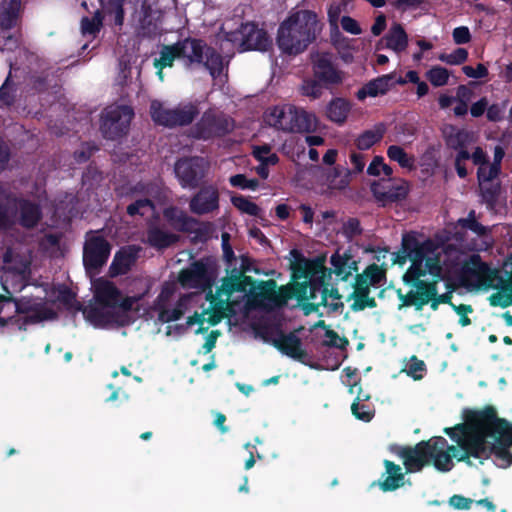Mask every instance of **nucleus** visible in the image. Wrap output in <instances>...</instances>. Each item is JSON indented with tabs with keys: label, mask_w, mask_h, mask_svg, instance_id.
Masks as SVG:
<instances>
[{
	"label": "nucleus",
	"mask_w": 512,
	"mask_h": 512,
	"mask_svg": "<svg viewBox=\"0 0 512 512\" xmlns=\"http://www.w3.org/2000/svg\"><path fill=\"white\" fill-rule=\"evenodd\" d=\"M480 411L481 410H467L464 416L465 423L457 424L454 427H447L444 429V433L447 434L455 442H457V439L478 437L480 429L472 426L468 422V418H470L472 413Z\"/></svg>",
	"instance_id": "38"
},
{
	"label": "nucleus",
	"mask_w": 512,
	"mask_h": 512,
	"mask_svg": "<svg viewBox=\"0 0 512 512\" xmlns=\"http://www.w3.org/2000/svg\"><path fill=\"white\" fill-rule=\"evenodd\" d=\"M357 275L364 277L365 281L371 286H376L385 280L386 271L381 266L373 263L368 265L363 273Z\"/></svg>",
	"instance_id": "51"
},
{
	"label": "nucleus",
	"mask_w": 512,
	"mask_h": 512,
	"mask_svg": "<svg viewBox=\"0 0 512 512\" xmlns=\"http://www.w3.org/2000/svg\"><path fill=\"white\" fill-rule=\"evenodd\" d=\"M371 192L375 199L386 206L406 199L409 194V183L404 179H380L371 184Z\"/></svg>",
	"instance_id": "18"
},
{
	"label": "nucleus",
	"mask_w": 512,
	"mask_h": 512,
	"mask_svg": "<svg viewBox=\"0 0 512 512\" xmlns=\"http://www.w3.org/2000/svg\"><path fill=\"white\" fill-rule=\"evenodd\" d=\"M231 203L234 207H236L239 211L242 213L248 214L250 216L254 217H260L261 215V208L255 204L254 202L250 201L243 195H235L231 197Z\"/></svg>",
	"instance_id": "49"
},
{
	"label": "nucleus",
	"mask_w": 512,
	"mask_h": 512,
	"mask_svg": "<svg viewBox=\"0 0 512 512\" xmlns=\"http://www.w3.org/2000/svg\"><path fill=\"white\" fill-rule=\"evenodd\" d=\"M426 78L434 87H441L448 83L449 71L442 66H433L426 74Z\"/></svg>",
	"instance_id": "53"
},
{
	"label": "nucleus",
	"mask_w": 512,
	"mask_h": 512,
	"mask_svg": "<svg viewBox=\"0 0 512 512\" xmlns=\"http://www.w3.org/2000/svg\"><path fill=\"white\" fill-rule=\"evenodd\" d=\"M323 29L318 15L311 10H297L280 23L276 43L286 55L296 56L316 41Z\"/></svg>",
	"instance_id": "3"
},
{
	"label": "nucleus",
	"mask_w": 512,
	"mask_h": 512,
	"mask_svg": "<svg viewBox=\"0 0 512 512\" xmlns=\"http://www.w3.org/2000/svg\"><path fill=\"white\" fill-rule=\"evenodd\" d=\"M20 8L21 0H3L0 4V37L3 40V51L13 52L22 43V33L19 29L14 33H8L19 24Z\"/></svg>",
	"instance_id": "10"
},
{
	"label": "nucleus",
	"mask_w": 512,
	"mask_h": 512,
	"mask_svg": "<svg viewBox=\"0 0 512 512\" xmlns=\"http://www.w3.org/2000/svg\"><path fill=\"white\" fill-rule=\"evenodd\" d=\"M396 84L405 85L406 80L402 77L395 79L394 74H386L370 80L364 84L357 92V98L364 100L366 97H377L385 95Z\"/></svg>",
	"instance_id": "23"
},
{
	"label": "nucleus",
	"mask_w": 512,
	"mask_h": 512,
	"mask_svg": "<svg viewBox=\"0 0 512 512\" xmlns=\"http://www.w3.org/2000/svg\"><path fill=\"white\" fill-rule=\"evenodd\" d=\"M332 269H327V276L330 277L334 273L340 280L346 281L354 271H357V262L349 255H340L334 253L330 258Z\"/></svg>",
	"instance_id": "34"
},
{
	"label": "nucleus",
	"mask_w": 512,
	"mask_h": 512,
	"mask_svg": "<svg viewBox=\"0 0 512 512\" xmlns=\"http://www.w3.org/2000/svg\"><path fill=\"white\" fill-rule=\"evenodd\" d=\"M227 40L231 42L240 41L243 51H267L271 46L268 33L259 28L254 22L241 24L236 31L227 34Z\"/></svg>",
	"instance_id": "15"
},
{
	"label": "nucleus",
	"mask_w": 512,
	"mask_h": 512,
	"mask_svg": "<svg viewBox=\"0 0 512 512\" xmlns=\"http://www.w3.org/2000/svg\"><path fill=\"white\" fill-rule=\"evenodd\" d=\"M419 270L418 275H410L407 269L402 276L403 283L409 287H417L418 284L415 282L435 281V284H439L445 279L440 256L435 252L424 253L419 260Z\"/></svg>",
	"instance_id": "16"
},
{
	"label": "nucleus",
	"mask_w": 512,
	"mask_h": 512,
	"mask_svg": "<svg viewBox=\"0 0 512 512\" xmlns=\"http://www.w3.org/2000/svg\"><path fill=\"white\" fill-rule=\"evenodd\" d=\"M481 194L483 200L488 205H494L499 197L500 193V184L498 182L490 181V182H482L479 183Z\"/></svg>",
	"instance_id": "54"
},
{
	"label": "nucleus",
	"mask_w": 512,
	"mask_h": 512,
	"mask_svg": "<svg viewBox=\"0 0 512 512\" xmlns=\"http://www.w3.org/2000/svg\"><path fill=\"white\" fill-rule=\"evenodd\" d=\"M391 451L403 460L406 473H417L429 462V442L420 441L415 446H392Z\"/></svg>",
	"instance_id": "20"
},
{
	"label": "nucleus",
	"mask_w": 512,
	"mask_h": 512,
	"mask_svg": "<svg viewBox=\"0 0 512 512\" xmlns=\"http://www.w3.org/2000/svg\"><path fill=\"white\" fill-rule=\"evenodd\" d=\"M139 250V247L130 245L117 251L109 267L110 275L115 277L127 274L135 264Z\"/></svg>",
	"instance_id": "29"
},
{
	"label": "nucleus",
	"mask_w": 512,
	"mask_h": 512,
	"mask_svg": "<svg viewBox=\"0 0 512 512\" xmlns=\"http://www.w3.org/2000/svg\"><path fill=\"white\" fill-rule=\"evenodd\" d=\"M468 422L480 429L479 436L472 442L473 458L483 464L492 455L501 461V467L512 464V425L505 418H499L495 407L485 406L480 412H474Z\"/></svg>",
	"instance_id": "1"
},
{
	"label": "nucleus",
	"mask_w": 512,
	"mask_h": 512,
	"mask_svg": "<svg viewBox=\"0 0 512 512\" xmlns=\"http://www.w3.org/2000/svg\"><path fill=\"white\" fill-rule=\"evenodd\" d=\"M383 41H385L386 48L400 53L408 46V35L400 23H394L380 43Z\"/></svg>",
	"instance_id": "36"
},
{
	"label": "nucleus",
	"mask_w": 512,
	"mask_h": 512,
	"mask_svg": "<svg viewBox=\"0 0 512 512\" xmlns=\"http://www.w3.org/2000/svg\"><path fill=\"white\" fill-rule=\"evenodd\" d=\"M476 439V437L472 438H462L457 439V446L449 445L448 441L446 440V447L445 451H447L449 457L453 461V458H455L458 462H464L467 465L471 466L473 465L471 458H473V455L471 454L472 449V442Z\"/></svg>",
	"instance_id": "37"
},
{
	"label": "nucleus",
	"mask_w": 512,
	"mask_h": 512,
	"mask_svg": "<svg viewBox=\"0 0 512 512\" xmlns=\"http://www.w3.org/2000/svg\"><path fill=\"white\" fill-rule=\"evenodd\" d=\"M208 169V161L201 156L181 157L174 164V173L182 188H198Z\"/></svg>",
	"instance_id": "12"
},
{
	"label": "nucleus",
	"mask_w": 512,
	"mask_h": 512,
	"mask_svg": "<svg viewBox=\"0 0 512 512\" xmlns=\"http://www.w3.org/2000/svg\"><path fill=\"white\" fill-rule=\"evenodd\" d=\"M232 272H235V274L222 279V284L217 288L218 295L230 297L234 292L243 290L241 274L236 268H233Z\"/></svg>",
	"instance_id": "45"
},
{
	"label": "nucleus",
	"mask_w": 512,
	"mask_h": 512,
	"mask_svg": "<svg viewBox=\"0 0 512 512\" xmlns=\"http://www.w3.org/2000/svg\"><path fill=\"white\" fill-rule=\"evenodd\" d=\"M112 246L103 236L93 235L85 241L83 264L87 271L95 272L108 261Z\"/></svg>",
	"instance_id": "19"
},
{
	"label": "nucleus",
	"mask_w": 512,
	"mask_h": 512,
	"mask_svg": "<svg viewBox=\"0 0 512 512\" xmlns=\"http://www.w3.org/2000/svg\"><path fill=\"white\" fill-rule=\"evenodd\" d=\"M276 125L287 132L310 133L317 129V118L304 109L288 106L277 114Z\"/></svg>",
	"instance_id": "14"
},
{
	"label": "nucleus",
	"mask_w": 512,
	"mask_h": 512,
	"mask_svg": "<svg viewBox=\"0 0 512 512\" xmlns=\"http://www.w3.org/2000/svg\"><path fill=\"white\" fill-rule=\"evenodd\" d=\"M325 86L315 77L305 79L301 86V93L304 96L310 97L312 99L319 98L323 93V88Z\"/></svg>",
	"instance_id": "56"
},
{
	"label": "nucleus",
	"mask_w": 512,
	"mask_h": 512,
	"mask_svg": "<svg viewBox=\"0 0 512 512\" xmlns=\"http://www.w3.org/2000/svg\"><path fill=\"white\" fill-rule=\"evenodd\" d=\"M489 301L491 306L506 308L512 305V295L508 291L498 290L489 297Z\"/></svg>",
	"instance_id": "64"
},
{
	"label": "nucleus",
	"mask_w": 512,
	"mask_h": 512,
	"mask_svg": "<svg viewBox=\"0 0 512 512\" xmlns=\"http://www.w3.org/2000/svg\"><path fill=\"white\" fill-rule=\"evenodd\" d=\"M325 336L327 340L323 342L324 346L343 350L346 349L349 344L346 337H340L338 333L332 329H326Z\"/></svg>",
	"instance_id": "60"
},
{
	"label": "nucleus",
	"mask_w": 512,
	"mask_h": 512,
	"mask_svg": "<svg viewBox=\"0 0 512 512\" xmlns=\"http://www.w3.org/2000/svg\"><path fill=\"white\" fill-rule=\"evenodd\" d=\"M153 9L150 5L142 6V17L139 21V33L146 38H153L159 32L157 19L153 17Z\"/></svg>",
	"instance_id": "42"
},
{
	"label": "nucleus",
	"mask_w": 512,
	"mask_h": 512,
	"mask_svg": "<svg viewBox=\"0 0 512 512\" xmlns=\"http://www.w3.org/2000/svg\"><path fill=\"white\" fill-rule=\"evenodd\" d=\"M417 287H412L408 293L403 294L401 289L397 290V296L401 301L399 309L403 307H414L415 310L420 311L427 304L433 311L438 310L439 305L442 304L437 297V285L435 281L429 282H416Z\"/></svg>",
	"instance_id": "13"
},
{
	"label": "nucleus",
	"mask_w": 512,
	"mask_h": 512,
	"mask_svg": "<svg viewBox=\"0 0 512 512\" xmlns=\"http://www.w3.org/2000/svg\"><path fill=\"white\" fill-rule=\"evenodd\" d=\"M18 213L16 223L26 229L36 227L42 219L40 205L28 199L18 198Z\"/></svg>",
	"instance_id": "31"
},
{
	"label": "nucleus",
	"mask_w": 512,
	"mask_h": 512,
	"mask_svg": "<svg viewBox=\"0 0 512 512\" xmlns=\"http://www.w3.org/2000/svg\"><path fill=\"white\" fill-rule=\"evenodd\" d=\"M291 255L294 261L291 263L292 280L304 279L302 284L306 285L307 300L316 299L321 295L320 304L328 307L330 312H337L344 307L341 302L342 295L337 288H328L326 282L327 268L324 257L306 258L299 250L292 249Z\"/></svg>",
	"instance_id": "2"
},
{
	"label": "nucleus",
	"mask_w": 512,
	"mask_h": 512,
	"mask_svg": "<svg viewBox=\"0 0 512 512\" xmlns=\"http://www.w3.org/2000/svg\"><path fill=\"white\" fill-rule=\"evenodd\" d=\"M184 315V304L182 301H178L176 306L172 309L163 308L159 311L158 319L163 323H169L177 321Z\"/></svg>",
	"instance_id": "57"
},
{
	"label": "nucleus",
	"mask_w": 512,
	"mask_h": 512,
	"mask_svg": "<svg viewBox=\"0 0 512 512\" xmlns=\"http://www.w3.org/2000/svg\"><path fill=\"white\" fill-rule=\"evenodd\" d=\"M126 0H100L107 14L114 15V24L122 26L125 18L124 4Z\"/></svg>",
	"instance_id": "46"
},
{
	"label": "nucleus",
	"mask_w": 512,
	"mask_h": 512,
	"mask_svg": "<svg viewBox=\"0 0 512 512\" xmlns=\"http://www.w3.org/2000/svg\"><path fill=\"white\" fill-rule=\"evenodd\" d=\"M456 226L465 231H471L479 237L485 236L489 232L488 227L477 221L475 210H470L466 218L458 219Z\"/></svg>",
	"instance_id": "44"
},
{
	"label": "nucleus",
	"mask_w": 512,
	"mask_h": 512,
	"mask_svg": "<svg viewBox=\"0 0 512 512\" xmlns=\"http://www.w3.org/2000/svg\"><path fill=\"white\" fill-rule=\"evenodd\" d=\"M94 296L97 303L103 307L116 309L121 292L113 282L99 279L95 285Z\"/></svg>",
	"instance_id": "32"
},
{
	"label": "nucleus",
	"mask_w": 512,
	"mask_h": 512,
	"mask_svg": "<svg viewBox=\"0 0 512 512\" xmlns=\"http://www.w3.org/2000/svg\"><path fill=\"white\" fill-rule=\"evenodd\" d=\"M219 264L213 257L192 261L178 273V283L184 289L205 290L213 287L219 276Z\"/></svg>",
	"instance_id": "5"
},
{
	"label": "nucleus",
	"mask_w": 512,
	"mask_h": 512,
	"mask_svg": "<svg viewBox=\"0 0 512 512\" xmlns=\"http://www.w3.org/2000/svg\"><path fill=\"white\" fill-rule=\"evenodd\" d=\"M163 217L169 226L178 232L196 233L197 235L200 233L195 228L198 221L176 206L165 208L163 210Z\"/></svg>",
	"instance_id": "26"
},
{
	"label": "nucleus",
	"mask_w": 512,
	"mask_h": 512,
	"mask_svg": "<svg viewBox=\"0 0 512 512\" xmlns=\"http://www.w3.org/2000/svg\"><path fill=\"white\" fill-rule=\"evenodd\" d=\"M500 171H501L500 168L496 167L495 165H491V163L488 162V164H485V166L478 167V170H477L478 182L482 183V182L493 181L495 178L498 177Z\"/></svg>",
	"instance_id": "61"
},
{
	"label": "nucleus",
	"mask_w": 512,
	"mask_h": 512,
	"mask_svg": "<svg viewBox=\"0 0 512 512\" xmlns=\"http://www.w3.org/2000/svg\"><path fill=\"white\" fill-rule=\"evenodd\" d=\"M438 246L431 240L426 239L420 242L412 234H404L401 242V250L406 253V256H410L411 265L408 267L410 275H418L419 260L423 257L424 253L436 252Z\"/></svg>",
	"instance_id": "21"
},
{
	"label": "nucleus",
	"mask_w": 512,
	"mask_h": 512,
	"mask_svg": "<svg viewBox=\"0 0 512 512\" xmlns=\"http://www.w3.org/2000/svg\"><path fill=\"white\" fill-rule=\"evenodd\" d=\"M385 476L383 481L379 482V487L384 492L394 491L404 485L405 473L402 472L401 467L393 461L384 460Z\"/></svg>",
	"instance_id": "33"
},
{
	"label": "nucleus",
	"mask_w": 512,
	"mask_h": 512,
	"mask_svg": "<svg viewBox=\"0 0 512 512\" xmlns=\"http://www.w3.org/2000/svg\"><path fill=\"white\" fill-rule=\"evenodd\" d=\"M230 184L233 187L240 188L242 190L250 189L256 190L259 187V180L256 178L248 179L244 174H236L230 177Z\"/></svg>",
	"instance_id": "59"
},
{
	"label": "nucleus",
	"mask_w": 512,
	"mask_h": 512,
	"mask_svg": "<svg viewBox=\"0 0 512 512\" xmlns=\"http://www.w3.org/2000/svg\"><path fill=\"white\" fill-rule=\"evenodd\" d=\"M313 76L322 82L325 87L342 82L341 73L332 63L329 54L318 55L313 61Z\"/></svg>",
	"instance_id": "25"
},
{
	"label": "nucleus",
	"mask_w": 512,
	"mask_h": 512,
	"mask_svg": "<svg viewBox=\"0 0 512 512\" xmlns=\"http://www.w3.org/2000/svg\"><path fill=\"white\" fill-rule=\"evenodd\" d=\"M181 60L185 68L193 65H203L213 79H217L223 72V57L206 41L200 38L186 37L177 41Z\"/></svg>",
	"instance_id": "4"
},
{
	"label": "nucleus",
	"mask_w": 512,
	"mask_h": 512,
	"mask_svg": "<svg viewBox=\"0 0 512 512\" xmlns=\"http://www.w3.org/2000/svg\"><path fill=\"white\" fill-rule=\"evenodd\" d=\"M353 291L346 298L347 301L353 300L350 308L354 312L363 311L366 308H376L377 302L374 297L370 296V287L364 277L356 274L352 283Z\"/></svg>",
	"instance_id": "24"
},
{
	"label": "nucleus",
	"mask_w": 512,
	"mask_h": 512,
	"mask_svg": "<svg viewBox=\"0 0 512 512\" xmlns=\"http://www.w3.org/2000/svg\"><path fill=\"white\" fill-rule=\"evenodd\" d=\"M429 442V462L439 472H449L453 469L454 463L449 457L446 447V439L442 436L432 437Z\"/></svg>",
	"instance_id": "27"
},
{
	"label": "nucleus",
	"mask_w": 512,
	"mask_h": 512,
	"mask_svg": "<svg viewBox=\"0 0 512 512\" xmlns=\"http://www.w3.org/2000/svg\"><path fill=\"white\" fill-rule=\"evenodd\" d=\"M212 311L207 319V322L211 326L218 325L224 317L227 316L226 311H231L228 299L224 301H217L216 304L212 305Z\"/></svg>",
	"instance_id": "55"
},
{
	"label": "nucleus",
	"mask_w": 512,
	"mask_h": 512,
	"mask_svg": "<svg viewBox=\"0 0 512 512\" xmlns=\"http://www.w3.org/2000/svg\"><path fill=\"white\" fill-rule=\"evenodd\" d=\"M103 14L97 10L92 17L84 16L81 19V31L84 35H96L103 25Z\"/></svg>",
	"instance_id": "48"
},
{
	"label": "nucleus",
	"mask_w": 512,
	"mask_h": 512,
	"mask_svg": "<svg viewBox=\"0 0 512 512\" xmlns=\"http://www.w3.org/2000/svg\"><path fill=\"white\" fill-rule=\"evenodd\" d=\"M468 59V51L465 48H457L452 53H443L439 56V60L449 65H460Z\"/></svg>",
	"instance_id": "58"
},
{
	"label": "nucleus",
	"mask_w": 512,
	"mask_h": 512,
	"mask_svg": "<svg viewBox=\"0 0 512 512\" xmlns=\"http://www.w3.org/2000/svg\"><path fill=\"white\" fill-rule=\"evenodd\" d=\"M445 144L448 148L456 150H467L466 146L469 143V134L465 130L458 129L455 126H449L443 131Z\"/></svg>",
	"instance_id": "41"
},
{
	"label": "nucleus",
	"mask_w": 512,
	"mask_h": 512,
	"mask_svg": "<svg viewBox=\"0 0 512 512\" xmlns=\"http://www.w3.org/2000/svg\"><path fill=\"white\" fill-rule=\"evenodd\" d=\"M235 121L230 116L212 109L206 110L196 124L191 128L190 135L197 140H211L222 138L231 133Z\"/></svg>",
	"instance_id": "8"
},
{
	"label": "nucleus",
	"mask_w": 512,
	"mask_h": 512,
	"mask_svg": "<svg viewBox=\"0 0 512 512\" xmlns=\"http://www.w3.org/2000/svg\"><path fill=\"white\" fill-rule=\"evenodd\" d=\"M16 91V84L12 80L11 72H9L0 87V101L6 106H12L16 101Z\"/></svg>",
	"instance_id": "50"
},
{
	"label": "nucleus",
	"mask_w": 512,
	"mask_h": 512,
	"mask_svg": "<svg viewBox=\"0 0 512 512\" xmlns=\"http://www.w3.org/2000/svg\"><path fill=\"white\" fill-rule=\"evenodd\" d=\"M470 272L482 286L508 291L512 295V275L507 279L503 278L497 269L483 262L479 255L472 256Z\"/></svg>",
	"instance_id": "17"
},
{
	"label": "nucleus",
	"mask_w": 512,
	"mask_h": 512,
	"mask_svg": "<svg viewBox=\"0 0 512 512\" xmlns=\"http://www.w3.org/2000/svg\"><path fill=\"white\" fill-rule=\"evenodd\" d=\"M306 285L302 284L298 280H293L288 285L280 286L277 289L275 280L263 281L259 285V294L261 298L267 301L265 307H283L287 304L288 300L295 298L298 302L307 300L306 296Z\"/></svg>",
	"instance_id": "11"
},
{
	"label": "nucleus",
	"mask_w": 512,
	"mask_h": 512,
	"mask_svg": "<svg viewBox=\"0 0 512 512\" xmlns=\"http://www.w3.org/2000/svg\"><path fill=\"white\" fill-rule=\"evenodd\" d=\"M363 233L360 221L357 218H349L343 224V234L348 239H353Z\"/></svg>",
	"instance_id": "63"
},
{
	"label": "nucleus",
	"mask_w": 512,
	"mask_h": 512,
	"mask_svg": "<svg viewBox=\"0 0 512 512\" xmlns=\"http://www.w3.org/2000/svg\"><path fill=\"white\" fill-rule=\"evenodd\" d=\"M387 156L391 161L397 162L402 168L411 169L414 166L413 156H409L401 146H389L387 149Z\"/></svg>",
	"instance_id": "47"
},
{
	"label": "nucleus",
	"mask_w": 512,
	"mask_h": 512,
	"mask_svg": "<svg viewBox=\"0 0 512 512\" xmlns=\"http://www.w3.org/2000/svg\"><path fill=\"white\" fill-rule=\"evenodd\" d=\"M199 113V108L194 103L178 105L173 109L165 108L158 100H153L150 104V116L153 122L168 128L190 125Z\"/></svg>",
	"instance_id": "7"
},
{
	"label": "nucleus",
	"mask_w": 512,
	"mask_h": 512,
	"mask_svg": "<svg viewBox=\"0 0 512 512\" xmlns=\"http://www.w3.org/2000/svg\"><path fill=\"white\" fill-rule=\"evenodd\" d=\"M385 133L383 124H378L374 129L366 130L361 133L355 140V145L359 150H368L377 142H379Z\"/></svg>",
	"instance_id": "43"
},
{
	"label": "nucleus",
	"mask_w": 512,
	"mask_h": 512,
	"mask_svg": "<svg viewBox=\"0 0 512 512\" xmlns=\"http://www.w3.org/2000/svg\"><path fill=\"white\" fill-rule=\"evenodd\" d=\"M190 211L205 215L219 209V191L212 185L203 186L189 201Z\"/></svg>",
	"instance_id": "22"
},
{
	"label": "nucleus",
	"mask_w": 512,
	"mask_h": 512,
	"mask_svg": "<svg viewBox=\"0 0 512 512\" xmlns=\"http://www.w3.org/2000/svg\"><path fill=\"white\" fill-rule=\"evenodd\" d=\"M179 240V235L165 231L158 226H151L147 230V243L157 250L167 249Z\"/></svg>",
	"instance_id": "35"
},
{
	"label": "nucleus",
	"mask_w": 512,
	"mask_h": 512,
	"mask_svg": "<svg viewBox=\"0 0 512 512\" xmlns=\"http://www.w3.org/2000/svg\"><path fill=\"white\" fill-rule=\"evenodd\" d=\"M134 117V110L128 105L106 107L101 113L100 131L105 139L117 140L125 136Z\"/></svg>",
	"instance_id": "9"
},
{
	"label": "nucleus",
	"mask_w": 512,
	"mask_h": 512,
	"mask_svg": "<svg viewBox=\"0 0 512 512\" xmlns=\"http://www.w3.org/2000/svg\"><path fill=\"white\" fill-rule=\"evenodd\" d=\"M176 59L181 60V54L177 42L171 45H164L160 50V57L154 60V67L158 69L157 75L163 79V69L172 67Z\"/></svg>",
	"instance_id": "39"
},
{
	"label": "nucleus",
	"mask_w": 512,
	"mask_h": 512,
	"mask_svg": "<svg viewBox=\"0 0 512 512\" xmlns=\"http://www.w3.org/2000/svg\"><path fill=\"white\" fill-rule=\"evenodd\" d=\"M406 371L414 380H420L423 378V373L426 371V365L423 360L412 356Z\"/></svg>",
	"instance_id": "62"
},
{
	"label": "nucleus",
	"mask_w": 512,
	"mask_h": 512,
	"mask_svg": "<svg viewBox=\"0 0 512 512\" xmlns=\"http://www.w3.org/2000/svg\"><path fill=\"white\" fill-rule=\"evenodd\" d=\"M256 331L265 342L272 344L282 354L294 360L304 362L308 356L302 348L301 339L295 332L284 333L279 326L269 324L260 325Z\"/></svg>",
	"instance_id": "6"
},
{
	"label": "nucleus",
	"mask_w": 512,
	"mask_h": 512,
	"mask_svg": "<svg viewBox=\"0 0 512 512\" xmlns=\"http://www.w3.org/2000/svg\"><path fill=\"white\" fill-rule=\"evenodd\" d=\"M18 198L0 185V230L9 229L16 224Z\"/></svg>",
	"instance_id": "28"
},
{
	"label": "nucleus",
	"mask_w": 512,
	"mask_h": 512,
	"mask_svg": "<svg viewBox=\"0 0 512 512\" xmlns=\"http://www.w3.org/2000/svg\"><path fill=\"white\" fill-rule=\"evenodd\" d=\"M103 176L101 171L95 165H88L82 174V185L87 190H94L102 181Z\"/></svg>",
	"instance_id": "52"
},
{
	"label": "nucleus",
	"mask_w": 512,
	"mask_h": 512,
	"mask_svg": "<svg viewBox=\"0 0 512 512\" xmlns=\"http://www.w3.org/2000/svg\"><path fill=\"white\" fill-rule=\"evenodd\" d=\"M350 110L349 101L344 98H334L327 105L326 115L330 121L342 125L345 123Z\"/></svg>",
	"instance_id": "40"
},
{
	"label": "nucleus",
	"mask_w": 512,
	"mask_h": 512,
	"mask_svg": "<svg viewBox=\"0 0 512 512\" xmlns=\"http://www.w3.org/2000/svg\"><path fill=\"white\" fill-rule=\"evenodd\" d=\"M85 318L96 327H105L110 324L124 326L128 321L116 310H106L104 307L91 306L83 311Z\"/></svg>",
	"instance_id": "30"
}]
</instances>
